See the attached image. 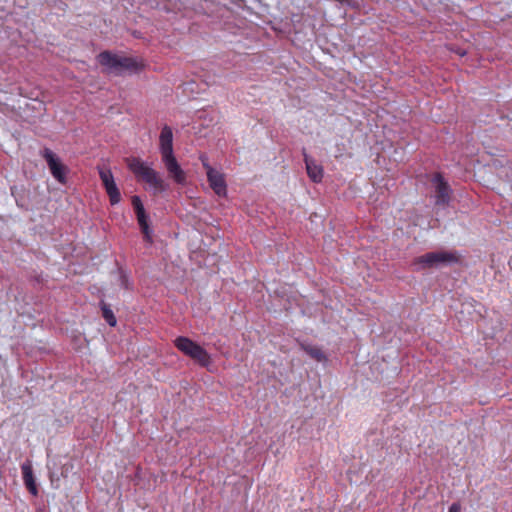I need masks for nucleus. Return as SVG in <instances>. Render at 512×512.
<instances>
[{
    "instance_id": "1",
    "label": "nucleus",
    "mask_w": 512,
    "mask_h": 512,
    "mask_svg": "<svg viewBox=\"0 0 512 512\" xmlns=\"http://www.w3.org/2000/svg\"><path fill=\"white\" fill-rule=\"evenodd\" d=\"M128 168L134 175L143 180L149 187L153 194L165 192L168 189V184L153 169L152 164L142 161L140 158H130L127 160Z\"/></svg>"
},
{
    "instance_id": "2",
    "label": "nucleus",
    "mask_w": 512,
    "mask_h": 512,
    "mask_svg": "<svg viewBox=\"0 0 512 512\" xmlns=\"http://www.w3.org/2000/svg\"><path fill=\"white\" fill-rule=\"evenodd\" d=\"M98 62L116 74L136 72L140 65L136 59L120 56L110 52H102L98 55Z\"/></svg>"
},
{
    "instance_id": "3",
    "label": "nucleus",
    "mask_w": 512,
    "mask_h": 512,
    "mask_svg": "<svg viewBox=\"0 0 512 512\" xmlns=\"http://www.w3.org/2000/svg\"><path fill=\"white\" fill-rule=\"evenodd\" d=\"M457 262V257L452 252L436 251L426 253L414 260L416 269L438 268L444 265H450Z\"/></svg>"
},
{
    "instance_id": "4",
    "label": "nucleus",
    "mask_w": 512,
    "mask_h": 512,
    "mask_svg": "<svg viewBox=\"0 0 512 512\" xmlns=\"http://www.w3.org/2000/svg\"><path fill=\"white\" fill-rule=\"evenodd\" d=\"M174 344L178 350L197 361L200 365L208 366L210 364V356L206 350L191 339L180 336L175 339Z\"/></svg>"
},
{
    "instance_id": "5",
    "label": "nucleus",
    "mask_w": 512,
    "mask_h": 512,
    "mask_svg": "<svg viewBox=\"0 0 512 512\" xmlns=\"http://www.w3.org/2000/svg\"><path fill=\"white\" fill-rule=\"evenodd\" d=\"M98 171L106 193L109 196L110 203L112 205L118 204L121 200V194L115 183L111 170L106 167H99Z\"/></svg>"
},
{
    "instance_id": "6",
    "label": "nucleus",
    "mask_w": 512,
    "mask_h": 512,
    "mask_svg": "<svg viewBox=\"0 0 512 512\" xmlns=\"http://www.w3.org/2000/svg\"><path fill=\"white\" fill-rule=\"evenodd\" d=\"M162 162L170 176L174 182L180 185H184L186 183V173L179 165L175 156H169L162 158Z\"/></svg>"
},
{
    "instance_id": "7",
    "label": "nucleus",
    "mask_w": 512,
    "mask_h": 512,
    "mask_svg": "<svg viewBox=\"0 0 512 512\" xmlns=\"http://www.w3.org/2000/svg\"><path fill=\"white\" fill-rule=\"evenodd\" d=\"M132 205L136 212L137 220H138L139 226L141 228V231L145 235V239L147 241H151L152 231L149 228L148 217L145 213L144 206H143L142 201L139 196L135 195L132 197Z\"/></svg>"
},
{
    "instance_id": "8",
    "label": "nucleus",
    "mask_w": 512,
    "mask_h": 512,
    "mask_svg": "<svg viewBox=\"0 0 512 512\" xmlns=\"http://www.w3.org/2000/svg\"><path fill=\"white\" fill-rule=\"evenodd\" d=\"M432 183L435 187V204L446 205L450 200V188L440 174L434 175Z\"/></svg>"
},
{
    "instance_id": "9",
    "label": "nucleus",
    "mask_w": 512,
    "mask_h": 512,
    "mask_svg": "<svg viewBox=\"0 0 512 512\" xmlns=\"http://www.w3.org/2000/svg\"><path fill=\"white\" fill-rule=\"evenodd\" d=\"M44 157L53 177L60 183H65V168L56 155L51 150L45 149Z\"/></svg>"
},
{
    "instance_id": "10",
    "label": "nucleus",
    "mask_w": 512,
    "mask_h": 512,
    "mask_svg": "<svg viewBox=\"0 0 512 512\" xmlns=\"http://www.w3.org/2000/svg\"><path fill=\"white\" fill-rule=\"evenodd\" d=\"M207 179L214 193L219 197H225L227 194V185L224 175L215 169H209Z\"/></svg>"
},
{
    "instance_id": "11",
    "label": "nucleus",
    "mask_w": 512,
    "mask_h": 512,
    "mask_svg": "<svg viewBox=\"0 0 512 512\" xmlns=\"http://www.w3.org/2000/svg\"><path fill=\"white\" fill-rule=\"evenodd\" d=\"M160 153L162 158L173 156V133L169 126L165 125L160 133Z\"/></svg>"
},
{
    "instance_id": "12",
    "label": "nucleus",
    "mask_w": 512,
    "mask_h": 512,
    "mask_svg": "<svg viewBox=\"0 0 512 512\" xmlns=\"http://www.w3.org/2000/svg\"><path fill=\"white\" fill-rule=\"evenodd\" d=\"M21 471H22V476H23V481H24L25 486L27 487V489L33 496H37L38 488H37L36 481H35V478L33 475V469H32L31 462L28 460L25 461L21 465Z\"/></svg>"
},
{
    "instance_id": "13",
    "label": "nucleus",
    "mask_w": 512,
    "mask_h": 512,
    "mask_svg": "<svg viewBox=\"0 0 512 512\" xmlns=\"http://www.w3.org/2000/svg\"><path fill=\"white\" fill-rule=\"evenodd\" d=\"M304 162L306 166V171L309 178L315 182H321L323 178V168L319 165L314 159H312L309 155L304 153Z\"/></svg>"
},
{
    "instance_id": "14",
    "label": "nucleus",
    "mask_w": 512,
    "mask_h": 512,
    "mask_svg": "<svg viewBox=\"0 0 512 512\" xmlns=\"http://www.w3.org/2000/svg\"><path fill=\"white\" fill-rule=\"evenodd\" d=\"M304 350L306 353L314 358L318 362H323L326 360V357L324 353L321 351V349L315 347V346H305Z\"/></svg>"
},
{
    "instance_id": "15",
    "label": "nucleus",
    "mask_w": 512,
    "mask_h": 512,
    "mask_svg": "<svg viewBox=\"0 0 512 512\" xmlns=\"http://www.w3.org/2000/svg\"><path fill=\"white\" fill-rule=\"evenodd\" d=\"M102 312H103V317L106 320V322L110 326H115L117 321H116V318H115L112 310L110 308H108L107 306L103 305Z\"/></svg>"
},
{
    "instance_id": "16",
    "label": "nucleus",
    "mask_w": 512,
    "mask_h": 512,
    "mask_svg": "<svg viewBox=\"0 0 512 512\" xmlns=\"http://www.w3.org/2000/svg\"><path fill=\"white\" fill-rule=\"evenodd\" d=\"M200 159L202 161L204 168L206 169V175H208L209 169H214V168L210 166L206 156H201Z\"/></svg>"
},
{
    "instance_id": "17",
    "label": "nucleus",
    "mask_w": 512,
    "mask_h": 512,
    "mask_svg": "<svg viewBox=\"0 0 512 512\" xmlns=\"http://www.w3.org/2000/svg\"><path fill=\"white\" fill-rule=\"evenodd\" d=\"M200 159L202 161L204 168L206 169V175H208L209 169H214V168L210 166L206 156H201Z\"/></svg>"
},
{
    "instance_id": "18",
    "label": "nucleus",
    "mask_w": 512,
    "mask_h": 512,
    "mask_svg": "<svg viewBox=\"0 0 512 512\" xmlns=\"http://www.w3.org/2000/svg\"><path fill=\"white\" fill-rule=\"evenodd\" d=\"M448 512H461V506L459 503H453L450 507Z\"/></svg>"
}]
</instances>
